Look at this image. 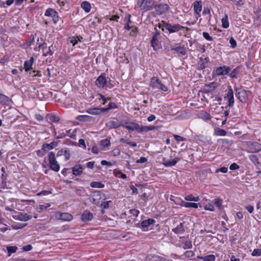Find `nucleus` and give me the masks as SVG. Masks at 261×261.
I'll return each instance as SVG.
<instances>
[{"label": "nucleus", "mask_w": 261, "mask_h": 261, "mask_svg": "<svg viewBox=\"0 0 261 261\" xmlns=\"http://www.w3.org/2000/svg\"><path fill=\"white\" fill-rule=\"evenodd\" d=\"M154 0H138L136 7L140 8L143 12H146L151 10L154 6Z\"/></svg>", "instance_id": "obj_1"}, {"label": "nucleus", "mask_w": 261, "mask_h": 261, "mask_svg": "<svg viewBox=\"0 0 261 261\" xmlns=\"http://www.w3.org/2000/svg\"><path fill=\"white\" fill-rule=\"evenodd\" d=\"M150 86L153 89H158L164 92H167L168 88L164 85L162 81L157 77H152L150 80Z\"/></svg>", "instance_id": "obj_2"}, {"label": "nucleus", "mask_w": 261, "mask_h": 261, "mask_svg": "<svg viewBox=\"0 0 261 261\" xmlns=\"http://www.w3.org/2000/svg\"><path fill=\"white\" fill-rule=\"evenodd\" d=\"M174 153L173 151H170V154L169 156L163 157V164L166 167H172L176 165V164L180 160L178 158H174L171 160L172 157L174 156Z\"/></svg>", "instance_id": "obj_3"}, {"label": "nucleus", "mask_w": 261, "mask_h": 261, "mask_svg": "<svg viewBox=\"0 0 261 261\" xmlns=\"http://www.w3.org/2000/svg\"><path fill=\"white\" fill-rule=\"evenodd\" d=\"M248 93H249V91H246L244 89L241 88H236V95L240 101L242 103H245L247 101L248 98Z\"/></svg>", "instance_id": "obj_4"}, {"label": "nucleus", "mask_w": 261, "mask_h": 261, "mask_svg": "<svg viewBox=\"0 0 261 261\" xmlns=\"http://www.w3.org/2000/svg\"><path fill=\"white\" fill-rule=\"evenodd\" d=\"M50 168L55 172L60 170V165L55 158V154L53 152H50L48 155Z\"/></svg>", "instance_id": "obj_5"}, {"label": "nucleus", "mask_w": 261, "mask_h": 261, "mask_svg": "<svg viewBox=\"0 0 261 261\" xmlns=\"http://www.w3.org/2000/svg\"><path fill=\"white\" fill-rule=\"evenodd\" d=\"M163 23L164 27L170 33H174L177 32L185 28L179 24H175L174 25H172L170 23L165 22L164 21H162L161 22Z\"/></svg>", "instance_id": "obj_6"}, {"label": "nucleus", "mask_w": 261, "mask_h": 261, "mask_svg": "<svg viewBox=\"0 0 261 261\" xmlns=\"http://www.w3.org/2000/svg\"><path fill=\"white\" fill-rule=\"evenodd\" d=\"M230 70L231 69L229 67L224 65L216 68L213 73L216 76L224 75L229 74Z\"/></svg>", "instance_id": "obj_7"}, {"label": "nucleus", "mask_w": 261, "mask_h": 261, "mask_svg": "<svg viewBox=\"0 0 261 261\" xmlns=\"http://www.w3.org/2000/svg\"><path fill=\"white\" fill-rule=\"evenodd\" d=\"M261 150V144L257 142H249L247 143V151L251 153L258 152Z\"/></svg>", "instance_id": "obj_8"}, {"label": "nucleus", "mask_w": 261, "mask_h": 261, "mask_svg": "<svg viewBox=\"0 0 261 261\" xmlns=\"http://www.w3.org/2000/svg\"><path fill=\"white\" fill-rule=\"evenodd\" d=\"M155 12L158 15L166 13L169 9V6L166 4H160L154 6Z\"/></svg>", "instance_id": "obj_9"}, {"label": "nucleus", "mask_w": 261, "mask_h": 261, "mask_svg": "<svg viewBox=\"0 0 261 261\" xmlns=\"http://www.w3.org/2000/svg\"><path fill=\"white\" fill-rule=\"evenodd\" d=\"M224 98L227 100L228 102V106L229 107H232L233 106L234 103L233 91L230 86L229 87L226 96L224 97Z\"/></svg>", "instance_id": "obj_10"}, {"label": "nucleus", "mask_w": 261, "mask_h": 261, "mask_svg": "<svg viewBox=\"0 0 261 261\" xmlns=\"http://www.w3.org/2000/svg\"><path fill=\"white\" fill-rule=\"evenodd\" d=\"M124 127L128 130L129 132L136 130L137 132L141 133L142 129V125H139L134 122H130L129 125H123Z\"/></svg>", "instance_id": "obj_11"}, {"label": "nucleus", "mask_w": 261, "mask_h": 261, "mask_svg": "<svg viewBox=\"0 0 261 261\" xmlns=\"http://www.w3.org/2000/svg\"><path fill=\"white\" fill-rule=\"evenodd\" d=\"M95 85L99 88H103L107 84V81L106 77L100 74L95 81Z\"/></svg>", "instance_id": "obj_12"}, {"label": "nucleus", "mask_w": 261, "mask_h": 261, "mask_svg": "<svg viewBox=\"0 0 261 261\" xmlns=\"http://www.w3.org/2000/svg\"><path fill=\"white\" fill-rule=\"evenodd\" d=\"M121 122L117 119L111 120L106 123V126L109 129L116 128L120 126Z\"/></svg>", "instance_id": "obj_13"}, {"label": "nucleus", "mask_w": 261, "mask_h": 261, "mask_svg": "<svg viewBox=\"0 0 261 261\" xmlns=\"http://www.w3.org/2000/svg\"><path fill=\"white\" fill-rule=\"evenodd\" d=\"M93 215L92 213L86 210L81 215V219L83 222H88L92 220Z\"/></svg>", "instance_id": "obj_14"}, {"label": "nucleus", "mask_w": 261, "mask_h": 261, "mask_svg": "<svg viewBox=\"0 0 261 261\" xmlns=\"http://www.w3.org/2000/svg\"><path fill=\"white\" fill-rule=\"evenodd\" d=\"M57 217L59 220L64 221H70L73 219L72 216L68 213H59Z\"/></svg>", "instance_id": "obj_15"}, {"label": "nucleus", "mask_w": 261, "mask_h": 261, "mask_svg": "<svg viewBox=\"0 0 261 261\" xmlns=\"http://www.w3.org/2000/svg\"><path fill=\"white\" fill-rule=\"evenodd\" d=\"M155 222V221L153 219H148L147 220H145L143 221L140 224V226L139 224H137L138 227H140L142 229H145L148 228L151 225L154 224Z\"/></svg>", "instance_id": "obj_16"}, {"label": "nucleus", "mask_w": 261, "mask_h": 261, "mask_svg": "<svg viewBox=\"0 0 261 261\" xmlns=\"http://www.w3.org/2000/svg\"><path fill=\"white\" fill-rule=\"evenodd\" d=\"M83 168L81 165H76L72 168V171L73 175L80 176L83 173Z\"/></svg>", "instance_id": "obj_17"}, {"label": "nucleus", "mask_w": 261, "mask_h": 261, "mask_svg": "<svg viewBox=\"0 0 261 261\" xmlns=\"http://www.w3.org/2000/svg\"><path fill=\"white\" fill-rule=\"evenodd\" d=\"M202 3L201 1H196L193 4V9L194 12L197 14H199L201 11Z\"/></svg>", "instance_id": "obj_18"}, {"label": "nucleus", "mask_w": 261, "mask_h": 261, "mask_svg": "<svg viewBox=\"0 0 261 261\" xmlns=\"http://www.w3.org/2000/svg\"><path fill=\"white\" fill-rule=\"evenodd\" d=\"M158 37L153 36L150 41L151 46L153 48L154 50H157L160 48V43Z\"/></svg>", "instance_id": "obj_19"}, {"label": "nucleus", "mask_w": 261, "mask_h": 261, "mask_svg": "<svg viewBox=\"0 0 261 261\" xmlns=\"http://www.w3.org/2000/svg\"><path fill=\"white\" fill-rule=\"evenodd\" d=\"M34 58L31 57L29 60L26 61L24 63V69L25 71H29L32 69V65L34 62Z\"/></svg>", "instance_id": "obj_20"}, {"label": "nucleus", "mask_w": 261, "mask_h": 261, "mask_svg": "<svg viewBox=\"0 0 261 261\" xmlns=\"http://www.w3.org/2000/svg\"><path fill=\"white\" fill-rule=\"evenodd\" d=\"M17 219L21 221H26L32 218V216L23 213H19L17 216Z\"/></svg>", "instance_id": "obj_21"}, {"label": "nucleus", "mask_w": 261, "mask_h": 261, "mask_svg": "<svg viewBox=\"0 0 261 261\" xmlns=\"http://www.w3.org/2000/svg\"><path fill=\"white\" fill-rule=\"evenodd\" d=\"M185 230L183 223H180L175 228L172 229V231L176 234H182Z\"/></svg>", "instance_id": "obj_22"}, {"label": "nucleus", "mask_w": 261, "mask_h": 261, "mask_svg": "<svg viewBox=\"0 0 261 261\" xmlns=\"http://www.w3.org/2000/svg\"><path fill=\"white\" fill-rule=\"evenodd\" d=\"M57 142H53L50 144L45 143L42 145V150L47 151V150H50L55 148L57 146Z\"/></svg>", "instance_id": "obj_23"}, {"label": "nucleus", "mask_w": 261, "mask_h": 261, "mask_svg": "<svg viewBox=\"0 0 261 261\" xmlns=\"http://www.w3.org/2000/svg\"><path fill=\"white\" fill-rule=\"evenodd\" d=\"M11 101L9 97L4 94H0V103L3 105H9Z\"/></svg>", "instance_id": "obj_24"}, {"label": "nucleus", "mask_w": 261, "mask_h": 261, "mask_svg": "<svg viewBox=\"0 0 261 261\" xmlns=\"http://www.w3.org/2000/svg\"><path fill=\"white\" fill-rule=\"evenodd\" d=\"M81 8L87 13L90 11L91 6L90 3L87 1H84L81 3Z\"/></svg>", "instance_id": "obj_25"}, {"label": "nucleus", "mask_w": 261, "mask_h": 261, "mask_svg": "<svg viewBox=\"0 0 261 261\" xmlns=\"http://www.w3.org/2000/svg\"><path fill=\"white\" fill-rule=\"evenodd\" d=\"M130 17V15L127 14L124 18V21H126V24L124 25V29L127 30H129L130 29L133 28V26L129 25V23L131 22Z\"/></svg>", "instance_id": "obj_26"}, {"label": "nucleus", "mask_w": 261, "mask_h": 261, "mask_svg": "<svg viewBox=\"0 0 261 261\" xmlns=\"http://www.w3.org/2000/svg\"><path fill=\"white\" fill-rule=\"evenodd\" d=\"M87 112L92 115H98L103 112L102 109H100L97 108L89 109L87 110Z\"/></svg>", "instance_id": "obj_27"}, {"label": "nucleus", "mask_w": 261, "mask_h": 261, "mask_svg": "<svg viewBox=\"0 0 261 261\" xmlns=\"http://www.w3.org/2000/svg\"><path fill=\"white\" fill-rule=\"evenodd\" d=\"M240 69V67L239 66H237L231 71V72L229 74V76L232 79H237L238 77Z\"/></svg>", "instance_id": "obj_28"}, {"label": "nucleus", "mask_w": 261, "mask_h": 261, "mask_svg": "<svg viewBox=\"0 0 261 261\" xmlns=\"http://www.w3.org/2000/svg\"><path fill=\"white\" fill-rule=\"evenodd\" d=\"M222 26L224 29H227L229 27V22L227 15H225V16L222 18Z\"/></svg>", "instance_id": "obj_29"}, {"label": "nucleus", "mask_w": 261, "mask_h": 261, "mask_svg": "<svg viewBox=\"0 0 261 261\" xmlns=\"http://www.w3.org/2000/svg\"><path fill=\"white\" fill-rule=\"evenodd\" d=\"M173 50H175L177 53L184 55L186 54L185 48L184 46H177L176 47L173 48L171 49Z\"/></svg>", "instance_id": "obj_30"}, {"label": "nucleus", "mask_w": 261, "mask_h": 261, "mask_svg": "<svg viewBox=\"0 0 261 261\" xmlns=\"http://www.w3.org/2000/svg\"><path fill=\"white\" fill-rule=\"evenodd\" d=\"M90 186L94 188H102L105 187V185L98 181H93L91 182Z\"/></svg>", "instance_id": "obj_31"}, {"label": "nucleus", "mask_w": 261, "mask_h": 261, "mask_svg": "<svg viewBox=\"0 0 261 261\" xmlns=\"http://www.w3.org/2000/svg\"><path fill=\"white\" fill-rule=\"evenodd\" d=\"M215 134L217 136H224L226 135V131L223 129L217 128L215 130Z\"/></svg>", "instance_id": "obj_32"}, {"label": "nucleus", "mask_w": 261, "mask_h": 261, "mask_svg": "<svg viewBox=\"0 0 261 261\" xmlns=\"http://www.w3.org/2000/svg\"><path fill=\"white\" fill-rule=\"evenodd\" d=\"M56 11L52 8H48L46 10L45 15L46 16L53 17V16H55V14L56 15Z\"/></svg>", "instance_id": "obj_33"}, {"label": "nucleus", "mask_w": 261, "mask_h": 261, "mask_svg": "<svg viewBox=\"0 0 261 261\" xmlns=\"http://www.w3.org/2000/svg\"><path fill=\"white\" fill-rule=\"evenodd\" d=\"M182 205L186 207H198V203L193 202H184Z\"/></svg>", "instance_id": "obj_34"}, {"label": "nucleus", "mask_w": 261, "mask_h": 261, "mask_svg": "<svg viewBox=\"0 0 261 261\" xmlns=\"http://www.w3.org/2000/svg\"><path fill=\"white\" fill-rule=\"evenodd\" d=\"M156 128V126H153V125H150V126H143L142 125V129H141V133L142 132H147L149 130H152L153 129H154Z\"/></svg>", "instance_id": "obj_35"}, {"label": "nucleus", "mask_w": 261, "mask_h": 261, "mask_svg": "<svg viewBox=\"0 0 261 261\" xmlns=\"http://www.w3.org/2000/svg\"><path fill=\"white\" fill-rule=\"evenodd\" d=\"M249 159L254 163L255 165L259 164V162L257 155L254 154H251L249 155Z\"/></svg>", "instance_id": "obj_36"}, {"label": "nucleus", "mask_w": 261, "mask_h": 261, "mask_svg": "<svg viewBox=\"0 0 261 261\" xmlns=\"http://www.w3.org/2000/svg\"><path fill=\"white\" fill-rule=\"evenodd\" d=\"M204 209L211 212H214L215 211V207L213 204L210 202L205 204L204 206Z\"/></svg>", "instance_id": "obj_37"}, {"label": "nucleus", "mask_w": 261, "mask_h": 261, "mask_svg": "<svg viewBox=\"0 0 261 261\" xmlns=\"http://www.w3.org/2000/svg\"><path fill=\"white\" fill-rule=\"evenodd\" d=\"M213 203L219 209H221L222 205V200L220 198H216L213 200Z\"/></svg>", "instance_id": "obj_38"}, {"label": "nucleus", "mask_w": 261, "mask_h": 261, "mask_svg": "<svg viewBox=\"0 0 261 261\" xmlns=\"http://www.w3.org/2000/svg\"><path fill=\"white\" fill-rule=\"evenodd\" d=\"M202 260L203 261H215V256L213 254L208 255L205 256H203Z\"/></svg>", "instance_id": "obj_39"}, {"label": "nucleus", "mask_w": 261, "mask_h": 261, "mask_svg": "<svg viewBox=\"0 0 261 261\" xmlns=\"http://www.w3.org/2000/svg\"><path fill=\"white\" fill-rule=\"evenodd\" d=\"M117 108V106L115 103L111 102L109 103V104L108 105V107L106 109H102V111H103V112H105L109 110L115 109Z\"/></svg>", "instance_id": "obj_40"}, {"label": "nucleus", "mask_w": 261, "mask_h": 261, "mask_svg": "<svg viewBox=\"0 0 261 261\" xmlns=\"http://www.w3.org/2000/svg\"><path fill=\"white\" fill-rule=\"evenodd\" d=\"M100 145L103 147H108L110 145V141L108 139H103L100 142Z\"/></svg>", "instance_id": "obj_41"}, {"label": "nucleus", "mask_w": 261, "mask_h": 261, "mask_svg": "<svg viewBox=\"0 0 261 261\" xmlns=\"http://www.w3.org/2000/svg\"><path fill=\"white\" fill-rule=\"evenodd\" d=\"M49 120L51 122H57L59 121V118L55 115H50L48 116Z\"/></svg>", "instance_id": "obj_42"}, {"label": "nucleus", "mask_w": 261, "mask_h": 261, "mask_svg": "<svg viewBox=\"0 0 261 261\" xmlns=\"http://www.w3.org/2000/svg\"><path fill=\"white\" fill-rule=\"evenodd\" d=\"M81 39H82V37H72L70 39V42L73 45H75L79 41H81Z\"/></svg>", "instance_id": "obj_43"}, {"label": "nucleus", "mask_w": 261, "mask_h": 261, "mask_svg": "<svg viewBox=\"0 0 261 261\" xmlns=\"http://www.w3.org/2000/svg\"><path fill=\"white\" fill-rule=\"evenodd\" d=\"M53 47V46H50L47 49L46 51H44L43 53V56H52L53 55L54 51L51 50V48Z\"/></svg>", "instance_id": "obj_44"}, {"label": "nucleus", "mask_w": 261, "mask_h": 261, "mask_svg": "<svg viewBox=\"0 0 261 261\" xmlns=\"http://www.w3.org/2000/svg\"><path fill=\"white\" fill-rule=\"evenodd\" d=\"M41 40L43 41L42 43H39L38 45V47L39 49H41L43 50V53L45 51V49L47 48L46 43L43 41V39L41 38Z\"/></svg>", "instance_id": "obj_45"}, {"label": "nucleus", "mask_w": 261, "mask_h": 261, "mask_svg": "<svg viewBox=\"0 0 261 261\" xmlns=\"http://www.w3.org/2000/svg\"><path fill=\"white\" fill-rule=\"evenodd\" d=\"M63 155L65 156V159L66 161H68L70 159V151L68 149L65 148L64 150Z\"/></svg>", "instance_id": "obj_46"}, {"label": "nucleus", "mask_w": 261, "mask_h": 261, "mask_svg": "<svg viewBox=\"0 0 261 261\" xmlns=\"http://www.w3.org/2000/svg\"><path fill=\"white\" fill-rule=\"evenodd\" d=\"M89 116L87 115H79L76 117V119L80 121H85L88 120Z\"/></svg>", "instance_id": "obj_47"}, {"label": "nucleus", "mask_w": 261, "mask_h": 261, "mask_svg": "<svg viewBox=\"0 0 261 261\" xmlns=\"http://www.w3.org/2000/svg\"><path fill=\"white\" fill-rule=\"evenodd\" d=\"M120 149L119 148H115L112 151V153L113 156H117L120 154Z\"/></svg>", "instance_id": "obj_48"}, {"label": "nucleus", "mask_w": 261, "mask_h": 261, "mask_svg": "<svg viewBox=\"0 0 261 261\" xmlns=\"http://www.w3.org/2000/svg\"><path fill=\"white\" fill-rule=\"evenodd\" d=\"M129 213L134 217H137L139 214V211L135 208H133L129 210Z\"/></svg>", "instance_id": "obj_49"}, {"label": "nucleus", "mask_w": 261, "mask_h": 261, "mask_svg": "<svg viewBox=\"0 0 261 261\" xmlns=\"http://www.w3.org/2000/svg\"><path fill=\"white\" fill-rule=\"evenodd\" d=\"M192 247V242L191 241H186L184 245V249H190Z\"/></svg>", "instance_id": "obj_50"}, {"label": "nucleus", "mask_w": 261, "mask_h": 261, "mask_svg": "<svg viewBox=\"0 0 261 261\" xmlns=\"http://www.w3.org/2000/svg\"><path fill=\"white\" fill-rule=\"evenodd\" d=\"M217 86V83L216 82H212L210 84L205 86V88H211L213 89H215Z\"/></svg>", "instance_id": "obj_51"}, {"label": "nucleus", "mask_w": 261, "mask_h": 261, "mask_svg": "<svg viewBox=\"0 0 261 261\" xmlns=\"http://www.w3.org/2000/svg\"><path fill=\"white\" fill-rule=\"evenodd\" d=\"M17 249V248L16 246H10L7 247V250L10 254L15 252Z\"/></svg>", "instance_id": "obj_52"}, {"label": "nucleus", "mask_w": 261, "mask_h": 261, "mask_svg": "<svg viewBox=\"0 0 261 261\" xmlns=\"http://www.w3.org/2000/svg\"><path fill=\"white\" fill-rule=\"evenodd\" d=\"M252 256H259L261 255V248L254 249L252 252Z\"/></svg>", "instance_id": "obj_53"}, {"label": "nucleus", "mask_w": 261, "mask_h": 261, "mask_svg": "<svg viewBox=\"0 0 261 261\" xmlns=\"http://www.w3.org/2000/svg\"><path fill=\"white\" fill-rule=\"evenodd\" d=\"M184 255L187 258H190L194 255V253L191 250H189L185 252Z\"/></svg>", "instance_id": "obj_54"}, {"label": "nucleus", "mask_w": 261, "mask_h": 261, "mask_svg": "<svg viewBox=\"0 0 261 261\" xmlns=\"http://www.w3.org/2000/svg\"><path fill=\"white\" fill-rule=\"evenodd\" d=\"M9 59V56L8 55H5L3 58H2L0 60V64L2 65H4L5 63L8 61Z\"/></svg>", "instance_id": "obj_55"}, {"label": "nucleus", "mask_w": 261, "mask_h": 261, "mask_svg": "<svg viewBox=\"0 0 261 261\" xmlns=\"http://www.w3.org/2000/svg\"><path fill=\"white\" fill-rule=\"evenodd\" d=\"M203 37L208 41H212L213 40L212 37L210 36L208 33L203 32L202 34Z\"/></svg>", "instance_id": "obj_56"}, {"label": "nucleus", "mask_w": 261, "mask_h": 261, "mask_svg": "<svg viewBox=\"0 0 261 261\" xmlns=\"http://www.w3.org/2000/svg\"><path fill=\"white\" fill-rule=\"evenodd\" d=\"M229 43L232 48H235L237 46V42L233 37H231L229 39Z\"/></svg>", "instance_id": "obj_57"}, {"label": "nucleus", "mask_w": 261, "mask_h": 261, "mask_svg": "<svg viewBox=\"0 0 261 261\" xmlns=\"http://www.w3.org/2000/svg\"><path fill=\"white\" fill-rule=\"evenodd\" d=\"M202 118L205 120H208L211 119V116L209 113L205 112L203 113Z\"/></svg>", "instance_id": "obj_58"}, {"label": "nucleus", "mask_w": 261, "mask_h": 261, "mask_svg": "<svg viewBox=\"0 0 261 261\" xmlns=\"http://www.w3.org/2000/svg\"><path fill=\"white\" fill-rule=\"evenodd\" d=\"M239 168H240V166L235 163L231 164L229 167V169L231 170L238 169Z\"/></svg>", "instance_id": "obj_59"}, {"label": "nucleus", "mask_w": 261, "mask_h": 261, "mask_svg": "<svg viewBox=\"0 0 261 261\" xmlns=\"http://www.w3.org/2000/svg\"><path fill=\"white\" fill-rule=\"evenodd\" d=\"M174 139L178 142L184 141L185 140V138H184L181 136H178V135H175L174 136Z\"/></svg>", "instance_id": "obj_60"}, {"label": "nucleus", "mask_w": 261, "mask_h": 261, "mask_svg": "<svg viewBox=\"0 0 261 261\" xmlns=\"http://www.w3.org/2000/svg\"><path fill=\"white\" fill-rule=\"evenodd\" d=\"M53 20L55 23H57L59 20V16L58 15V13L56 12V15L55 14V16H53Z\"/></svg>", "instance_id": "obj_61"}, {"label": "nucleus", "mask_w": 261, "mask_h": 261, "mask_svg": "<svg viewBox=\"0 0 261 261\" xmlns=\"http://www.w3.org/2000/svg\"><path fill=\"white\" fill-rule=\"evenodd\" d=\"M203 15H209V18L211 17L210 10L208 8L204 7L202 12Z\"/></svg>", "instance_id": "obj_62"}, {"label": "nucleus", "mask_w": 261, "mask_h": 261, "mask_svg": "<svg viewBox=\"0 0 261 261\" xmlns=\"http://www.w3.org/2000/svg\"><path fill=\"white\" fill-rule=\"evenodd\" d=\"M79 144L80 146H82L84 148H86V146L85 143V140L83 139H81L79 141Z\"/></svg>", "instance_id": "obj_63"}, {"label": "nucleus", "mask_w": 261, "mask_h": 261, "mask_svg": "<svg viewBox=\"0 0 261 261\" xmlns=\"http://www.w3.org/2000/svg\"><path fill=\"white\" fill-rule=\"evenodd\" d=\"M147 161V159L145 157H141L139 160L136 161L137 163H144Z\"/></svg>", "instance_id": "obj_64"}]
</instances>
